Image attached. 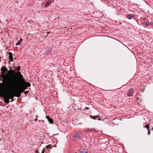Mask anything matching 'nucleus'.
Instances as JSON below:
<instances>
[{"label": "nucleus", "instance_id": "1", "mask_svg": "<svg viewBox=\"0 0 153 153\" xmlns=\"http://www.w3.org/2000/svg\"><path fill=\"white\" fill-rule=\"evenodd\" d=\"M18 74L19 77L14 75H9L6 77L5 80L6 84L9 87V89H11L15 87H16V88L19 87L20 84L24 83L25 86L23 88V90H25L27 87L30 86V84L29 82H25L23 75L21 74L20 71H18Z\"/></svg>", "mask_w": 153, "mask_h": 153}, {"label": "nucleus", "instance_id": "2", "mask_svg": "<svg viewBox=\"0 0 153 153\" xmlns=\"http://www.w3.org/2000/svg\"><path fill=\"white\" fill-rule=\"evenodd\" d=\"M4 85V88L6 91V92L4 93L1 97H2L4 99V101L5 103L6 104H8L10 102V99H11L10 102L13 101V99L15 95L12 94L11 92V91L12 90H14L16 88L15 87L12 88L8 89L7 88L6 86Z\"/></svg>", "mask_w": 153, "mask_h": 153}, {"label": "nucleus", "instance_id": "3", "mask_svg": "<svg viewBox=\"0 0 153 153\" xmlns=\"http://www.w3.org/2000/svg\"><path fill=\"white\" fill-rule=\"evenodd\" d=\"M1 74H0V77H1V78H0V79L1 81H2L4 82V85H5L6 87H7V88H9V87L8 86H7V84H6V77H7V76H8L9 75H14V76H15V75H14L13 74H8L7 75H5L4 74L6 73V71H7V68H5V67H1Z\"/></svg>", "mask_w": 153, "mask_h": 153}, {"label": "nucleus", "instance_id": "4", "mask_svg": "<svg viewBox=\"0 0 153 153\" xmlns=\"http://www.w3.org/2000/svg\"><path fill=\"white\" fill-rule=\"evenodd\" d=\"M82 134L80 132H78V133H76L73 136V139L74 140H76L77 139L79 138L80 137Z\"/></svg>", "mask_w": 153, "mask_h": 153}, {"label": "nucleus", "instance_id": "5", "mask_svg": "<svg viewBox=\"0 0 153 153\" xmlns=\"http://www.w3.org/2000/svg\"><path fill=\"white\" fill-rule=\"evenodd\" d=\"M20 67L19 66H18L17 67V68L16 69H17V70L18 71L17 72H18V71H19L20 70ZM11 71V72L13 73V74H14V75H15V76H16L17 77H19V75H18V76H16L15 74H16V73H15V72L13 70H10L9 71H9Z\"/></svg>", "mask_w": 153, "mask_h": 153}, {"label": "nucleus", "instance_id": "6", "mask_svg": "<svg viewBox=\"0 0 153 153\" xmlns=\"http://www.w3.org/2000/svg\"><path fill=\"white\" fill-rule=\"evenodd\" d=\"M46 118L47 119L48 121L50 124L52 123L53 122V120L52 118H51L49 116H46Z\"/></svg>", "mask_w": 153, "mask_h": 153}, {"label": "nucleus", "instance_id": "7", "mask_svg": "<svg viewBox=\"0 0 153 153\" xmlns=\"http://www.w3.org/2000/svg\"><path fill=\"white\" fill-rule=\"evenodd\" d=\"M8 54L9 55V59L10 61H13V60L12 53L11 52H9Z\"/></svg>", "mask_w": 153, "mask_h": 153}, {"label": "nucleus", "instance_id": "8", "mask_svg": "<svg viewBox=\"0 0 153 153\" xmlns=\"http://www.w3.org/2000/svg\"><path fill=\"white\" fill-rule=\"evenodd\" d=\"M90 117L91 119H96L97 118H98V120H100L101 119L98 116L96 115L95 116H93L92 115H90Z\"/></svg>", "mask_w": 153, "mask_h": 153}, {"label": "nucleus", "instance_id": "9", "mask_svg": "<svg viewBox=\"0 0 153 153\" xmlns=\"http://www.w3.org/2000/svg\"><path fill=\"white\" fill-rule=\"evenodd\" d=\"M22 41V39L20 38V40L16 43V45L17 46L19 45L21 43Z\"/></svg>", "mask_w": 153, "mask_h": 153}, {"label": "nucleus", "instance_id": "10", "mask_svg": "<svg viewBox=\"0 0 153 153\" xmlns=\"http://www.w3.org/2000/svg\"><path fill=\"white\" fill-rule=\"evenodd\" d=\"M133 15H131L129 14L128 15H127V18H128V19H132Z\"/></svg>", "mask_w": 153, "mask_h": 153}, {"label": "nucleus", "instance_id": "11", "mask_svg": "<svg viewBox=\"0 0 153 153\" xmlns=\"http://www.w3.org/2000/svg\"><path fill=\"white\" fill-rule=\"evenodd\" d=\"M51 52V49L50 48H49L48 49H47L46 51V54H48L50 53Z\"/></svg>", "mask_w": 153, "mask_h": 153}, {"label": "nucleus", "instance_id": "12", "mask_svg": "<svg viewBox=\"0 0 153 153\" xmlns=\"http://www.w3.org/2000/svg\"><path fill=\"white\" fill-rule=\"evenodd\" d=\"M51 1L50 0L48 1L45 4V6L46 7L48 6L51 3Z\"/></svg>", "mask_w": 153, "mask_h": 153}, {"label": "nucleus", "instance_id": "13", "mask_svg": "<svg viewBox=\"0 0 153 153\" xmlns=\"http://www.w3.org/2000/svg\"><path fill=\"white\" fill-rule=\"evenodd\" d=\"M128 91L129 92H131V93L132 92H134V89L132 88H131Z\"/></svg>", "mask_w": 153, "mask_h": 153}, {"label": "nucleus", "instance_id": "14", "mask_svg": "<svg viewBox=\"0 0 153 153\" xmlns=\"http://www.w3.org/2000/svg\"><path fill=\"white\" fill-rule=\"evenodd\" d=\"M128 97H131L132 96V93L131 92H129L128 93Z\"/></svg>", "mask_w": 153, "mask_h": 153}, {"label": "nucleus", "instance_id": "15", "mask_svg": "<svg viewBox=\"0 0 153 153\" xmlns=\"http://www.w3.org/2000/svg\"><path fill=\"white\" fill-rule=\"evenodd\" d=\"M144 127L145 128H146L147 129V130H148V129H149V125H146L145 127Z\"/></svg>", "mask_w": 153, "mask_h": 153}, {"label": "nucleus", "instance_id": "16", "mask_svg": "<svg viewBox=\"0 0 153 153\" xmlns=\"http://www.w3.org/2000/svg\"><path fill=\"white\" fill-rule=\"evenodd\" d=\"M146 26H148L149 25V21H147L146 22Z\"/></svg>", "mask_w": 153, "mask_h": 153}, {"label": "nucleus", "instance_id": "17", "mask_svg": "<svg viewBox=\"0 0 153 153\" xmlns=\"http://www.w3.org/2000/svg\"><path fill=\"white\" fill-rule=\"evenodd\" d=\"M148 134L149 135L150 134V129H148Z\"/></svg>", "mask_w": 153, "mask_h": 153}, {"label": "nucleus", "instance_id": "18", "mask_svg": "<svg viewBox=\"0 0 153 153\" xmlns=\"http://www.w3.org/2000/svg\"><path fill=\"white\" fill-rule=\"evenodd\" d=\"M51 145H48L46 146V147L47 148H51V147H50Z\"/></svg>", "mask_w": 153, "mask_h": 153}, {"label": "nucleus", "instance_id": "19", "mask_svg": "<svg viewBox=\"0 0 153 153\" xmlns=\"http://www.w3.org/2000/svg\"><path fill=\"white\" fill-rule=\"evenodd\" d=\"M79 151L81 153H82V151L81 149H80L79 150Z\"/></svg>", "mask_w": 153, "mask_h": 153}, {"label": "nucleus", "instance_id": "20", "mask_svg": "<svg viewBox=\"0 0 153 153\" xmlns=\"http://www.w3.org/2000/svg\"><path fill=\"white\" fill-rule=\"evenodd\" d=\"M24 92L25 93V94H26L28 92V91H24Z\"/></svg>", "mask_w": 153, "mask_h": 153}, {"label": "nucleus", "instance_id": "21", "mask_svg": "<svg viewBox=\"0 0 153 153\" xmlns=\"http://www.w3.org/2000/svg\"><path fill=\"white\" fill-rule=\"evenodd\" d=\"M41 153H44V149H43L42 150V152Z\"/></svg>", "mask_w": 153, "mask_h": 153}, {"label": "nucleus", "instance_id": "22", "mask_svg": "<svg viewBox=\"0 0 153 153\" xmlns=\"http://www.w3.org/2000/svg\"><path fill=\"white\" fill-rule=\"evenodd\" d=\"M88 109H89V108L87 107H85V109H86L87 110Z\"/></svg>", "mask_w": 153, "mask_h": 153}, {"label": "nucleus", "instance_id": "23", "mask_svg": "<svg viewBox=\"0 0 153 153\" xmlns=\"http://www.w3.org/2000/svg\"><path fill=\"white\" fill-rule=\"evenodd\" d=\"M38 152V151L37 150H36L35 152L37 153Z\"/></svg>", "mask_w": 153, "mask_h": 153}, {"label": "nucleus", "instance_id": "24", "mask_svg": "<svg viewBox=\"0 0 153 153\" xmlns=\"http://www.w3.org/2000/svg\"><path fill=\"white\" fill-rule=\"evenodd\" d=\"M84 153H88V152H84Z\"/></svg>", "mask_w": 153, "mask_h": 153}, {"label": "nucleus", "instance_id": "25", "mask_svg": "<svg viewBox=\"0 0 153 153\" xmlns=\"http://www.w3.org/2000/svg\"><path fill=\"white\" fill-rule=\"evenodd\" d=\"M37 119H36L35 120V121H37Z\"/></svg>", "mask_w": 153, "mask_h": 153}, {"label": "nucleus", "instance_id": "26", "mask_svg": "<svg viewBox=\"0 0 153 153\" xmlns=\"http://www.w3.org/2000/svg\"><path fill=\"white\" fill-rule=\"evenodd\" d=\"M16 96L17 97H19V96Z\"/></svg>", "mask_w": 153, "mask_h": 153}, {"label": "nucleus", "instance_id": "27", "mask_svg": "<svg viewBox=\"0 0 153 153\" xmlns=\"http://www.w3.org/2000/svg\"><path fill=\"white\" fill-rule=\"evenodd\" d=\"M20 94H21V93H20V94H19V95H20Z\"/></svg>", "mask_w": 153, "mask_h": 153}, {"label": "nucleus", "instance_id": "28", "mask_svg": "<svg viewBox=\"0 0 153 153\" xmlns=\"http://www.w3.org/2000/svg\"><path fill=\"white\" fill-rule=\"evenodd\" d=\"M152 129H153V128H152Z\"/></svg>", "mask_w": 153, "mask_h": 153}]
</instances>
